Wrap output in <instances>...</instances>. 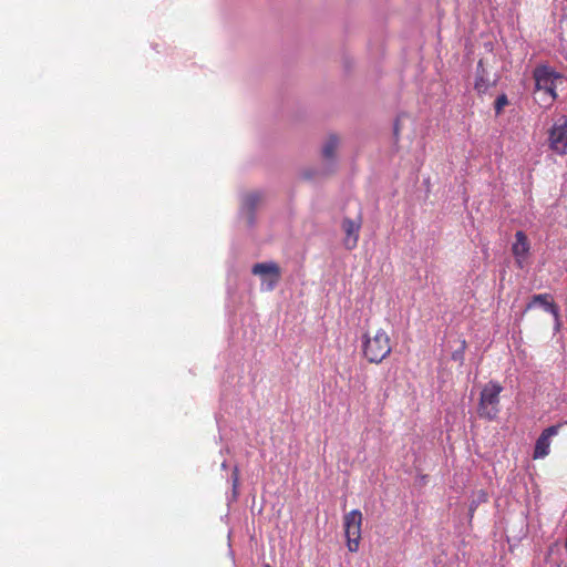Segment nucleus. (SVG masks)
Returning <instances> with one entry per match:
<instances>
[{
	"mask_svg": "<svg viewBox=\"0 0 567 567\" xmlns=\"http://www.w3.org/2000/svg\"><path fill=\"white\" fill-rule=\"evenodd\" d=\"M564 76L547 65L537 66L534 70V80L536 85L535 94L539 103L547 107L557 99L556 90L564 82Z\"/></svg>",
	"mask_w": 567,
	"mask_h": 567,
	"instance_id": "obj_1",
	"label": "nucleus"
},
{
	"mask_svg": "<svg viewBox=\"0 0 567 567\" xmlns=\"http://www.w3.org/2000/svg\"><path fill=\"white\" fill-rule=\"evenodd\" d=\"M391 351V339L384 330L379 329L373 336L369 333L363 336L362 353L370 363H381L390 355Z\"/></svg>",
	"mask_w": 567,
	"mask_h": 567,
	"instance_id": "obj_2",
	"label": "nucleus"
},
{
	"mask_svg": "<svg viewBox=\"0 0 567 567\" xmlns=\"http://www.w3.org/2000/svg\"><path fill=\"white\" fill-rule=\"evenodd\" d=\"M503 386L495 381H489L481 391L477 414L481 419L493 421L499 413V394Z\"/></svg>",
	"mask_w": 567,
	"mask_h": 567,
	"instance_id": "obj_3",
	"label": "nucleus"
},
{
	"mask_svg": "<svg viewBox=\"0 0 567 567\" xmlns=\"http://www.w3.org/2000/svg\"><path fill=\"white\" fill-rule=\"evenodd\" d=\"M363 516L359 509H352L343 516L344 535L349 551L357 553L361 540Z\"/></svg>",
	"mask_w": 567,
	"mask_h": 567,
	"instance_id": "obj_4",
	"label": "nucleus"
},
{
	"mask_svg": "<svg viewBox=\"0 0 567 567\" xmlns=\"http://www.w3.org/2000/svg\"><path fill=\"white\" fill-rule=\"evenodd\" d=\"M548 147L557 155L567 154V116L559 115L548 130Z\"/></svg>",
	"mask_w": 567,
	"mask_h": 567,
	"instance_id": "obj_5",
	"label": "nucleus"
},
{
	"mask_svg": "<svg viewBox=\"0 0 567 567\" xmlns=\"http://www.w3.org/2000/svg\"><path fill=\"white\" fill-rule=\"evenodd\" d=\"M251 272L262 277L267 291L274 290L281 277L280 267L274 261L255 264Z\"/></svg>",
	"mask_w": 567,
	"mask_h": 567,
	"instance_id": "obj_6",
	"label": "nucleus"
},
{
	"mask_svg": "<svg viewBox=\"0 0 567 567\" xmlns=\"http://www.w3.org/2000/svg\"><path fill=\"white\" fill-rule=\"evenodd\" d=\"M512 254L515 258L516 266L519 269H523L526 266L530 254V243L527 235L522 230L515 233V241L512 245Z\"/></svg>",
	"mask_w": 567,
	"mask_h": 567,
	"instance_id": "obj_7",
	"label": "nucleus"
},
{
	"mask_svg": "<svg viewBox=\"0 0 567 567\" xmlns=\"http://www.w3.org/2000/svg\"><path fill=\"white\" fill-rule=\"evenodd\" d=\"M559 429H560V424L551 425V426H548L547 429H545L540 433V435L538 436V439L535 443L534 453H533L534 460L544 458L549 454L551 439L558 434Z\"/></svg>",
	"mask_w": 567,
	"mask_h": 567,
	"instance_id": "obj_8",
	"label": "nucleus"
},
{
	"mask_svg": "<svg viewBox=\"0 0 567 567\" xmlns=\"http://www.w3.org/2000/svg\"><path fill=\"white\" fill-rule=\"evenodd\" d=\"M540 306L546 312L553 315L556 320L557 326L560 324L559 320V308L554 302L551 295L549 293H539L534 295L529 302L526 305L525 312L532 310L534 307Z\"/></svg>",
	"mask_w": 567,
	"mask_h": 567,
	"instance_id": "obj_9",
	"label": "nucleus"
},
{
	"mask_svg": "<svg viewBox=\"0 0 567 567\" xmlns=\"http://www.w3.org/2000/svg\"><path fill=\"white\" fill-rule=\"evenodd\" d=\"M361 228V218L358 221L350 218H344L342 221V229L346 234L344 246L351 250L357 247L359 240V231Z\"/></svg>",
	"mask_w": 567,
	"mask_h": 567,
	"instance_id": "obj_10",
	"label": "nucleus"
},
{
	"mask_svg": "<svg viewBox=\"0 0 567 567\" xmlns=\"http://www.w3.org/2000/svg\"><path fill=\"white\" fill-rule=\"evenodd\" d=\"M486 75L487 72L483 66V61L480 60L476 68V78L474 83V87L478 93H485L491 85Z\"/></svg>",
	"mask_w": 567,
	"mask_h": 567,
	"instance_id": "obj_11",
	"label": "nucleus"
},
{
	"mask_svg": "<svg viewBox=\"0 0 567 567\" xmlns=\"http://www.w3.org/2000/svg\"><path fill=\"white\" fill-rule=\"evenodd\" d=\"M339 145V138L336 135H330L322 147V155L327 159L334 157L336 151Z\"/></svg>",
	"mask_w": 567,
	"mask_h": 567,
	"instance_id": "obj_12",
	"label": "nucleus"
},
{
	"mask_svg": "<svg viewBox=\"0 0 567 567\" xmlns=\"http://www.w3.org/2000/svg\"><path fill=\"white\" fill-rule=\"evenodd\" d=\"M507 104H508V100L505 94H501L499 96H497L495 104H494L496 114H499Z\"/></svg>",
	"mask_w": 567,
	"mask_h": 567,
	"instance_id": "obj_13",
	"label": "nucleus"
},
{
	"mask_svg": "<svg viewBox=\"0 0 567 567\" xmlns=\"http://www.w3.org/2000/svg\"><path fill=\"white\" fill-rule=\"evenodd\" d=\"M259 200H260V196L258 194H249L246 197V205L249 208H254L258 204Z\"/></svg>",
	"mask_w": 567,
	"mask_h": 567,
	"instance_id": "obj_14",
	"label": "nucleus"
},
{
	"mask_svg": "<svg viewBox=\"0 0 567 567\" xmlns=\"http://www.w3.org/2000/svg\"><path fill=\"white\" fill-rule=\"evenodd\" d=\"M233 476H234V485H236L238 482V468L237 467H235V470L233 472Z\"/></svg>",
	"mask_w": 567,
	"mask_h": 567,
	"instance_id": "obj_15",
	"label": "nucleus"
},
{
	"mask_svg": "<svg viewBox=\"0 0 567 567\" xmlns=\"http://www.w3.org/2000/svg\"><path fill=\"white\" fill-rule=\"evenodd\" d=\"M480 499H482L483 502L487 501V495L482 491L480 492Z\"/></svg>",
	"mask_w": 567,
	"mask_h": 567,
	"instance_id": "obj_16",
	"label": "nucleus"
},
{
	"mask_svg": "<svg viewBox=\"0 0 567 567\" xmlns=\"http://www.w3.org/2000/svg\"><path fill=\"white\" fill-rule=\"evenodd\" d=\"M474 508H475V504H474V503H472V504H471V508H470V509L473 512V511H474Z\"/></svg>",
	"mask_w": 567,
	"mask_h": 567,
	"instance_id": "obj_17",
	"label": "nucleus"
},
{
	"mask_svg": "<svg viewBox=\"0 0 567 567\" xmlns=\"http://www.w3.org/2000/svg\"><path fill=\"white\" fill-rule=\"evenodd\" d=\"M460 358V354L454 353L453 359Z\"/></svg>",
	"mask_w": 567,
	"mask_h": 567,
	"instance_id": "obj_18",
	"label": "nucleus"
},
{
	"mask_svg": "<svg viewBox=\"0 0 567 567\" xmlns=\"http://www.w3.org/2000/svg\"><path fill=\"white\" fill-rule=\"evenodd\" d=\"M460 358V354L454 353L453 359Z\"/></svg>",
	"mask_w": 567,
	"mask_h": 567,
	"instance_id": "obj_19",
	"label": "nucleus"
},
{
	"mask_svg": "<svg viewBox=\"0 0 567 567\" xmlns=\"http://www.w3.org/2000/svg\"><path fill=\"white\" fill-rule=\"evenodd\" d=\"M465 348V341H462V349Z\"/></svg>",
	"mask_w": 567,
	"mask_h": 567,
	"instance_id": "obj_20",
	"label": "nucleus"
},
{
	"mask_svg": "<svg viewBox=\"0 0 567 567\" xmlns=\"http://www.w3.org/2000/svg\"><path fill=\"white\" fill-rule=\"evenodd\" d=\"M264 567H271L269 564H265Z\"/></svg>",
	"mask_w": 567,
	"mask_h": 567,
	"instance_id": "obj_21",
	"label": "nucleus"
}]
</instances>
